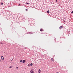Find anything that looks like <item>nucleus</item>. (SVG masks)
Here are the masks:
<instances>
[{"instance_id":"21","label":"nucleus","mask_w":73,"mask_h":73,"mask_svg":"<svg viewBox=\"0 0 73 73\" xmlns=\"http://www.w3.org/2000/svg\"><path fill=\"white\" fill-rule=\"evenodd\" d=\"M68 32V33H69V32H70V31H69Z\"/></svg>"},{"instance_id":"2","label":"nucleus","mask_w":73,"mask_h":73,"mask_svg":"<svg viewBox=\"0 0 73 73\" xmlns=\"http://www.w3.org/2000/svg\"><path fill=\"white\" fill-rule=\"evenodd\" d=\"M28 33H29V34H33V32H28Z\"/></svg>"},{"instance_id":"9","label":"nucleus","mask_w":73,"mask_h":73,"mask_svg":"<svg viewBox=\"0 0 73 73\" xmlns=\"http://www.w3.org/2000/svg\"><path fill=\"white\" fill-rule=\"evenodd\" d=\"M20 62H23V60H21Z\"/></svg>"},{"instance_id":"26","label":"nucleus","mask_w":73,"mask_h":73,"mask_svg":"<svg viewBox=\"0 0 73 73\" xmlns=\"http://www.w3.org/2000/svg\"><path fill=\"white\" fill-rule=\"evenodd\" d=\"M0 61H1V59H0Z\"/></svg>"},{"instance_id":"12","label":"nucleus","mask_w":73,"mask_h":73,"mask_svg":"<svg viewBox=\"0 0 73 73\" xmlns=\"http://www.w3.org/2000/svg\"><path fill=\"white\" fill-rule=\"evenodd\" d=\"M1 5H3V3H1Z\"/></svg>"},{"instance_id":"27","label":"nucleus","mask_w":73,"mask_h":73,"mask_svg":"<svg viewBox=\"0 0 73 73\" xmlns=\"http://www.w3.org/2000/svg\"><path fill=\"white\" fill-rule=\"evenodd\" d=\"M56 2L57 1V0H56Z\"/></svg>"},{"instance_id":"18","label":"nucleus","mask_w":73,"mask_h":73,"mask_svg":"<svg viewBox=\"0 0 73 73\" xmlns=\"http://www.w3.org/2000/svg\"><path fill=\"white\" fill-rule=\"evenodd\" d=\"M16 68L17 69H18L19 68V67H16Z\"/></svg>"},{"instance_id":"28","label":"nucleus","mask_w":73,"mask_h":73,"mask_svg":"<svg viewBox=\"0 0 73 73\" xmlns=\"http://www.w3.org/2000/svg\"><path fill=\"white\" fill-rule=\"evenodd\" d=\"M12 60H13V59H12V60H11V61H12Z\"/></svg>"},{"instance_id":"23","label":"nucleus","mask_w":73,"mask_h":73,"mask_svg":"<svg viewBox=\"0 0 73 73\" xmlns=\"http://www.w3.org/2000/svg\"><path fill=\"white\" fill-rule=\"evenodd\" d=\"M24 48V49H26V48L25 47Z\"/></svg>"},{"instance_id":"22","label":"nucleus","mask_w":73,"mask_h":73,"mask_svg":"<svg viewBox=\"0 0 73 73\" xmlns=\"http://www.w3.org/2000/svg\"><path fill=\"white\" fill-rule=\"evenodd\" d=\"M20 5V4H19V5Z\"/></svg>"},{"instance_id":"7","label":"nucleus","mask_w":73,"mask_h":73,"mask_svg":"<svg viewBox=\"0 0 73 73\" xmlns=\"http://www.w3.org/2000/svg\"><path fill=\"white\" fill-rule=\"evenodd\" d=\"M46 12L48 13H49V10H48Z\"/></svg>"},{"instance_id":"15","label":"nucleus","mask_w":73,"mask_h":73,"mask_svg":"<svg viewBox=\"0 0 73 73\" xmlns=\"http://www.w3.org/2000/svg\"><path fill=\"white\" fill-rule=\"evenodd\" d=\"M73 13V11H72V12H71V13Z\"/></svg>"},{"instance_id":"20","label":"nucleus","mask_w":73,"mask_h":73,"mask_svg":"<svg viewBox=\"0 0 73 73\" xmlns=\"http://www.w3.org/2000/svg\"><path fill=\"white\" fill-rule=\"evenodd\" d=\"M26 11H28V9H26Z\"/></svg>"},{"instance_id":"11","label":"nucleus","mask_w":73,"mask_h":73,"mask_svg":"<svg viewBox=\"0 0 73 73\" xmlns=\"http://www.w3.org/2000/svg\"><path fill=\"white\" fill-rule=\"evenodd\" d=\"M60 28H63V27L62 26H61L60 27Z\"/></svg>"},{"instance_id":"19","label":"nucleus","mask_w":73,"mask_h":73,"mask_svg":"<svg viewBox=\"0 0 73 73\" xmlns=\"http://www.w3.org/2000/svg\"><path fill=\"white\" fill-rule=\"evenodd\" d=\"M59 29H61V27H59Z\"/></svg>"},{"instance_id":"29","label":"nucleus","mask_w":73,"mask_h":73,"mask_svg":"<svg viewBox=\"0 0 73 73\" xmlns=\"http://www.w3.org/2000/svg\"><path fill=\"white\" fill-rule=\"evenodd\" d=\"M23 28H25V27H23Z\"/></svg>"},{"instance_id":"10","label":"nucleus","mask_w":73,"mask_h":73,"mask_svg":"<svg viewBox=\"0 0 73 73\" xmlns=\"http://www.w3.org/2000/svg\"><path fill=\"white\" fill-rule=\"evenodd\" d=\"M51 60L52 61H54V60L53 58H51Z\"/></svg>"},{"instance_id":"25","label":"nucleus","mask_w":73,"mask_h":73,"mask_svg":"<svg viewBox=\"0 0 73 73\" xmlns=\"http://www.w3.org/2000/svg\"><path fill=\"white\" fill-rule=\"evenodd\" d=\"M56 73H58V72H56Z\"/></svg>"},{"instance_id":"1","label":"nucleus","mask_w":73,"mask_h":73,"mask_svg":"<svg viewBox=\"0 0 73 73\" xmlns=\"http://www.w3.org/2000/svg\"><path fill=\"white\" fill-rule=\"evenodd\" d=\"M1 59L2 60H4V57L3 56H1Z\"/></svg>"},{"instance_id":"13","label":"nucleus","mask_w":73,"mask_h":73,"mask_svg":"<svg viewBox=\"0 0 73 73\" xmlns=\"http://www.w3.org/2000/svg\"><path fill=\"white\" fill-rule=\"evenodd\" d=\"M9 68H12V66H10L9 67Z\"/></svg>"},{"instance_id":"3","label":"nucleus","mask_w":73,"mask_h":73,"mask_svg":"<svg viewBox=\"0 0 73 73\" xmlns=\"http://www.w3.org/2000/svg\"><path fill=\"white\" fill-rule=\"evenodd\" d=\"M25 60H23V61L22 62L23 63H25Z\"/></svg>"},{"instance_id":"5","label":"nucleus","mask_w":73,"mask_h":73,"mask_svg":"<svg viewBox=\"0 0 73 73\" xmlns=\"http://www.w3.org/2000/svg\"><path fill=\"white\" fill-rule=\"evenodd\" d=\"M40 31L41 32H42L43 31V30L42 29H40Z\"/></svg>"},{"instance_id":"17","label":"nucleus","mask_w":73,"mask_h":73,"mask_svg":"<svg viewBox=\"0 0 73 73\" xmlns=\"http://www.w3.org/2000/svg\"><path fill=\"white\" fill-rule=\"evenodd\" d=\"M27 66H29V64H28Z\"/></svg>"},{"instance_id":"6","label":"nucleus","mask_w":73,"mask_h":73,"mask_svg":"<svg viewBox=\"0 0 73 73\" xmlns=\"http://www.w3.org/2000/svg\"><path fill=\"white\" fill-rule=\"evenodd\" d=\"M38 73H41V70H40V69H39V71L38 72Z\"/></svg>"},{"instance_id":"4","label":"nucleus","mask_w":73,"mask_h":73,"mask_svg":"<svg viewBox=\"0 0 73 73\" xmlns=\"http://www.w3.org/2000/svg\"><path fill=\"white\" fill-rule=\"evenodd\" d=\"M33 71H32V70H31L30 71V73H34Z\"/></svg>"},{"instance_id":"16","label":"nucleus","mask_w":73,"mask_h":73,"mask_svg":"<svg viewBox=\"0 0 73 73\" xmlns=\"http://www.w3.org/2000/svg\"><path fill=\"white\" fill-rule=\"evenodd\" d=\"M0 44H3V43H2V42H0Z\"/></svg>"},{"instance_id":"24","label":"nucleus","mask_w":73,"mask_h":73,"mask_svg":"<svg viewBox=\"0 0 73 73\" xmlns=\"http://www.w3.org/2000/svg\"><path fill=\"white\" fill-rule=\"evenodd\" d=\"M64 23H65V21H64Z\"/></svg>"},{"instance_id":"14","label":"nucleus","mask_w":73,"mask_h":73,"mask_svg":"<svg viewBox=\"0 0 73 73\" xmlns=\"http://www.w3.org/2000/svg\"><path fill=\"white\" fill-rule=\"evenodd\" d=\"M26 4H29V3H27V2L26 3Z\"/></svg>"},{"instance_id":"8","label":"nucleus","mask_w":73,"mask_h":73,"mask_svg":"<svg viewBox=\"0 0 73 73\" xmlns=\"http://www.w3.org/2000/svg\"><path fill=\"white\" fill-rule=\"evenodd\" d=\"M32 65H33V64H32V63H31V64H30V66H32Z\"/></svg>"}]
</instances>
